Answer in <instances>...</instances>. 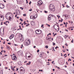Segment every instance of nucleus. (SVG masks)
Segmentation results:
<instances>
[{
  "label": "nucleus",
  "mask_w": 74,
  "mask_h": 74,
  "mask_svg": "<svg viewBox=\"0 0 74 74\" xmlns=\"http://www.w3.org/2000/svg\"><path fill=\"white\" fill-rule=\"evenodd\" d=\"M19 70L20 71V74H24L25 72V69L22 67H20L19 68Z\"/></svg>",
  "instance_id": "f257e3e1"
},
{
  "label": "nucleus",
  "mask_w": 74,
  "mask_h": 74,
  "mask_svg": "<svg viewBox=\"0 0 74 74\" xmlns=\"http://www.w3.org/2000/svg\"><path fill=\"white\" fill-rule=\"evenodd\" d=\"M49 9L50 11H52L55 10V6H53V4H51L49 5Z\"/></svg>",
  "instance_id": "f03ea898"
},
{
  "label": "nucleus",
  "mask_w": 74,
  "mask_h": 74,
  "mask_svg": "<svg viewBox=\"0 0 74 74\" xmlns=\"http://www.w3.org/2000/svg\"><path fill=\"white\" fill-rule=\"evenodd\" d=\"M54 28L56 30V31L58 32L59 30V26L56 25L53 26Z\"/></svg>",
  "instance_id": "7ed1b4c3"
},
{
  "label": "nucleus",
  "mask_w": 74,
  "mask_h": 74,
  "mask_svg": "<svg viewBox=\"0 0 74 74\" xmlns=\"http://www.w3.org/2000/svg\"><path fill=\"white\" fill-rule=\"evenodd\" d=\"M36 34H40L42 33V31L39 29L36 30L35 31Z\"/></svg>",
  "instance_id": "20e7f679"
},
{
  "label": "nucleus",
  "mask_w": 74,
  "mask_h": 74,
  "mask_svg": "<svg viewBox=\"0 0 74 74\" xmlns=\"http://www.w3.org/2000/svg\"><path fill=\"white\" fill-rule=\"evenodd\" d=\"M51 17H53V15H49L48 17V20L49 21H51Z\"/></svg>",
  "instance_id": "39448f33"
},
{
  "label": "nucleus",
  "mask_w": 74,
  "mask_h": 74,
  "mask_svg": "<svg viewBox=\"0 0 74 74\" xmlns=\"http://www.w3.org/2000/svg\"><path fill=\"white\" fill-rule=\"evenodd\" d=\"M30 43V42L29 41V40H28L25 43V45L26 46H28Z\"/></svg>",
  "instance_id": "423d86ee"
},
{
  "label": "nucleus",
  "mask_w": 74,
  "mask_h": 74,
  "mask_svg": "<svg viewBox=\"0 0 74 74\" xmlns=\"http://www.w3.org/2000/svg\"><path fill=\"white\" fill-rule=\"evenodd\" d=\"M12 60H16V59H17L16 57L15 56H12Z\"/></svg>",
  "instance_id": "0eeeda50"
},
{
  "label": "nucleus",
  "mask_w": 74,
  "mask_h": 74,
  "mask_svg": "<svg viewBox=\"0 0 74 74\" xmlns=\"http://www.w3.org/2000/svg\"><path fill=\"white\" fill-rule=\"evenodd\" d=\"M4 5H3V4L0 3V8L3 9V8H4Z\"/></svg>",
  "instance_id": "6e6552de"
},
{
  "label": "nucleus",
  "mask_w": 74,
  "mask_h": 74,
  "mask_svg": "<svg viewBox=\"0 0 74 74\" xmlns=\"http://www.w3.org/2000/svg\"><path fill=\"white\" fill-rule=\"evenodd\" d=\"M37 18V16L36 17L35 16H31L30 17V19H34L35 18Z\"/></svg>",
  "instance_id": "1a4fd4ad"
},
{
  "label": "nucleus",
  "mask_w": 74,
  "mask_h": 74,
  "mask_svg": "<svg viewBox=\"0 0 74 74\" xmlns=\"http://www.w3.org/2000/svg\"><path fill=\"white\" fill-rule=\"evenodd\" d=\"M42 4V3H41V2L39 1H38L37 3V5H38V6H40Z\"/></svg>",
  "instance_id": "9d476101"
},
{
  "label": "nucleus",
  "mask_w": 74,
  "mask_h": 74,
  "mask_svg": "<svg viewBox=\"0 0 74 74\" xmlns=\"http://www.w3.org/2000/svg\"><path fill=\"white\" fill-rule=\"evenodd\" d=\"M10 14H11V13H8L7 14H6L5 16H6V18H7V19L8 18V15H9Z\"/></svg>",
  "instance_id": "9b49d317"
},
{
  "label": "nucleus",
  "mask_w": 74,
  "mask_h": 74,
  "mask_svg": "<svg viewBox=\"0 0 74 74\" xmlns=\"http://www.w3.org/2000/svg\"><path fill=\"white\" fill-rule=\"evenodd\" d=\"M31 24L32 25V26H34L35 25V23L33 22V21H31Z\"/></svg>",
  "instance_id": "f8f14e48"
},
{
  "label": "nucleus",
  "mask_w": 74,
  "mask_h": 74,
  "mask_svg": "<svg viewBox=\"0 0 74 74\" xmlns=\"http://www.w3.org/2000/svg\"><path fill=\"white\" fill-rule=\"evenodd\" d=\"M14 36L13 34L11 35L10 37V40H11V39H12V38H14Z\"/></svg>",
  "instance_id": "ddd939ff"
},
{
  "label": "nucleus",
  "mask_w": 74,
  "mask_h": 74,
  "mask_svg": "<svg viewBox=\"0 0 74 74\" xmlns=\"http://www.w3.org/2000/svg\"><path fill=\"white\" fill-rule=\"evenodd\" d=\"M4 30H3V31L2 32V33H1V36H2V37H3V36H4Z\"/></svg>",
  "instance_id": "4468645a"
},
{
  "label": "nucleus",
  "mask_w": 74,
  "mask_h": 74,
  "mask_svg": "<svg viewBox=\"0 0 74 74\" xmlns=\"http://www.w3.org/2000/svg\"><path fill=\"white\" fill-rule=\"evenodd\" d=\"M23 36H22L21 37V38H20V41H23Z\"/></svg>",
  "instance_id": "2eb2a0df"
},
{
  "label": "nucleus",
  "mask_w": 74,
  "mask_h": 74,
  "mask_svg": "<svg viewBox=\"0 0 74 74\" xmlns=\"http://www.w3.org/2000/svg\"><path fill=\"white\" fill-rule=\"evenodd\" d=\"M20 12H19V10H18L16 11V14L17 15H19L20 14Z\"/></svg>",
  "instance_id": "dca6fc26"
},
{
  "label": "nucleus",
  "mask_w": 74,
  "mask_h": 74,
  "mask_svg": "<svg viewBox=\"0 0 74 74\" xmlns=\"http://www.w3.org/2000/svg\"><path fill=\"white\" fill-rule=\"evenodd\" d=\"M18 56H21L22 55V52L19 51L18 52Z\"/></svg>",
  "instance_id": "f3484780"
},
{
  "label": "nucleus",
  "mask_w": 74,
  "mask_h": 74,
  "mask_svg": "<svg viewBox=\"0 0 74 74\" xmlns=\"http://www.w3.org/2000/svg\"><path fill=\"white\" fill-rule=\"evenodd\" d=\"M46 39L47 40H48V41H51V38H48V37H46Z\"/></svg>",
  "instance_id": "a211bd4d"
},
{
  "label": "nucleus",
  "mask_w": 74,
  "mask_h": 74,
  "mask_svg": "<svg viewBox=\"0 0 74 74\" xmlns=\"http://www.w3.org/2000/svg\"><path fill=\"white\" fill-rule=\"evenodd\" d=\"M12 19V18L10 16H9V21H11Z\"/></svg>",
  "instance_id": "6ab92c4d"
},
{
  "label": "nucleus",
  "mask_w": 74,
  "mask_h": 74,
  "mask_svg": "<svg viewBox=\"0 0 74 74\" xmlns=\"http://www.w3.org/2000/svg\"><path fill=\"white\" fill-rule=\"evenodd\" d=\"M64 16L65 17H66V18L67 17V18H68V17L69 16V15H66V14L64 15Z\"/></svg>",
  "instance_id": "aec40b11"
},
{
  "label": "nucleus",
  "mask_w": 74,
  "mask_h": 74,
  "mask_svg": "<svg viewBox=\"0 0 74 74\" xmlns=\"http://www.w3.org/2000/svg\"><path fill=\"white\" fill-rule=\"evenodd\" d=\"M7 49H8V50H10V47L8 46L7 47Z\"/></svg>",
  "instance_id": "412c9836"
},
{
  "label": "nucleus",
  "mask_w": 74,
  "mask_h": 74,
  "mask_svg": "<svg viewBox=\"0 0 74 74\" xmlns=\"http://www.w3.org/2000/svg\"><path fill=\"white\" fill-rule=\"evenodd\" d=\"M51 49L52 51H55V49H54V48L53 47Z\"/></svg>",
  "instance_id": "4be33fe9"
},
{
  "label": "nucleus",
  "mask_w": 74,
  "mask_h": 74,
  "mask_svg": "<svg viewBox=\"0 0 74 74\" xmlns=\"http://www.w3.org/2000/svg\"><path fill=\"white\" fill-rule=\"evenodd\" d=\"M67 37H68V36L67 35H65V36H64L65 38H66Z\"/></svg>",
  "instance_id": "5701e85b"
},
{
  "label": "nucleus",
  "mask_w": 74,
  "mask_h": 74,
  "mask_svg": "<svg viewBox=\"0 0 74 74\" xmlns=\"http://www.w3.org/2000/svg\"><path fill=\"white\" fill-rule=\"evenodd\" d=\"M43 53H43L42 52H41L40 55H41V56L42 55H43Z\"/></svg>",
  "instance_id": "b1692460"
},
{
  "label": "nucleus",
  "mask_w": 74,
  "mask_h": 74,
  "mask_svg": "<svg viewBox=\"0 0 74 74\" xmlns=\"http://www.w3.org/2000/svg\"><path fill=\"white\" fill-rule=\"evenodd\" d=\"M23 24L25 25H27V23H26V21H24L23 23Z\"/></svg>",
  "instance_id": "393cba45"
},
{
  "label": "nucleus",
  "mask_w": 74,
  "mask_h": 74,
  "mask_svg": "<svg viewBox=\"0 0 74 74\" xmlns=\"http://www.w3.org/2000/svg\"><path fill=\"white\" fill-rule=\"evenodd\" d=\"M8 56V55H6L5 54H4V55L3 56H2V57H4V56Z\"/></svg>",
  "instance_id": "a878e982"
},
{
  "label": "nucleus",
  "mask_w": 74,
  "mask_h": 74,
  "mask_svg": "<svg viewBox=\"0 0 74 74\" xmlns=\"http://www.w3.org/2000/svg\"><path fill=\"white\" fill-rule=\"evenodd\" d=\"M43 26H44V25H42L41 26V27H42V28H44V27Z\"/></svg>",
  "instance_id": "bb28decb"
},
{
  "label": "nucleus",
  "mask_w": 74,
  "mask_h": 74,
  "mask_svg": "<svg viewBox=\"0 0 74 74\" xmlns=\"http://www.w3.org/2000/svg\"><path fill=\"white\" fill-rule=\"evenodd\" d=\"M45 47L46 48H47V49L48 48V46H45Z\"/></svg>",
  "instance_id": "cd10ccee"
},
{
  "label": "nucleus",
  "mask_w": 74,
  "mask_h": 74,
  "mask_svg": "<svg viewBox=\"0 0 74 74\" xmlns=\"http://www.w3.org/2000/svg\"><path fill=\"white\" fill-rule=\"evenodd\" d=\"M20 21H21V22H22V21H23V19H22V18H21L20 19Z\"/></svg>",
  "instance_id": "c85d7f7f"
},
{
  "label": "nucleus",
  "mask_w": 74,
  "mask_h": 74,
  "mask_svg": "<svg viewBox=\"0 0 74 74\" xmlns=\"http://www.w3.org/2000/svg\"><path fill=\"white\" fill-rule=\"evenodd\" d=\"M26 14H23V16H26Z\"/></svg>",
  "instance_id": "c756f323"
},
{
  "label": "nucleus",
  "mask_w": 74,
  "mask_h": 74,
  "mask_svg": "<svg viewBox=\"0 0 74 74\" xmlns=\"http://www.w3.org/2000/svg\"><path fill=\"white\" fill-rule=\"evenodd\" d=\"M20 8L22 10H23V8H22V7H20Z\"/></svg>",
  "instance_id": "7c9ffc66"
},
{
  "label": "nucleus",
  "mask_w": 74,
  "mask_h": 74,
  "mask_svg": "<svg viewBox=\"0 0 74 74\" xmlns=\"http://www.w3.org/2000/svg\"><path fill=\"white\" fill-rule=\"evenodd\" d=\"M28 63L29 64V65H30V64L31 63V62L29 61L28 62Z\"/></svg>",
  "instance_id": "2f4dec72"
},
{
  "label": "nucleus",
  "mask_w": 74,
  "mask_h": 74,
  "mask_svg": "<svg viewBox=\"0 0 74 74\" xmlns=\"http://www.w3.org/2000/svg\"><path fill=\"white\" fill-rule=\"evenodd\" d=\"M70 61H71V59H70V58H69V60H68V61H70Z\"/></svg>",
  "instance_id": "473e14b6"
},
{
  "label": "nucleus",
  "mask_w": 74,
  "mask_h": 74,
  "mask_svg": "<svg viewBox=\"0 0 74 74\" xmlns=\"http://www.w3.org/2000/svg\"><path fill=\"white\" fill-rule=\"evenodd\" d=\"M53 45H56V44L55 43H54V42H53Z\"/></svg>",
  "instance_id": "72a5a7b5"
},
{
  "label": "nucleus",
  "mask_w": 74,
  "mask_h": 74,
  "mask_svg": "<svg viewBox=\"0 0 74 74\" xmlns=\"http://www.w3.org/2000/svg\"><path fill=\"white\" fill-rule=\"evenodd\" d=\"M65 31H66V32H68V30H67V29H65Z\"/></svg>",
  "instance_id": "f704fd0d"
},
{
  "label": "nucleus",
  "mask_w": 74,
  "mask_h": 74,
  "mask_svg": "<svg viewBox=\"0 0 74 74\" xmlns=\"http://www.w3.org/2000/svg\"><path fill=\"white\" fill-rule=\"evenodd\" d=\"M46 25H48V26H49V27H50V25H49V24H46Z\"/></svg>",
  "instance_id": "c9c22d12"
},
{
  "label": "nucleus",
  "mask_w": 74,
  "mask_h": 74,
  "mask_svg": "<svg viewBox=\"0 0 74 74\" xmlns=\"http://www.w3.org/2000/svg\"><path fill=\"white\" fill-rule=\"evenodd\" d=\"M39 51H40V50H37V52L38 53L39 52Z\"/></svg>",
  "instance_id": "e433bc0d"
},
{
  "label": "nucleus",
  "mask_w": 74,
  "mask_h": 74,
  "mask_svg": "<svg viewBox=\"0 0 74 74\" xmlns=\"http://www.w3.org/2000/svg\"><path fill=\"white\" fill-rule=\"evenodd\" d=\"M8 44L9 45H11V43L10 42H9L8 43Z\"/></svg>",
  "instance_id": "4c0bfd02"
},
{
  "label": "nucleus",
  "mask_w": 74,
  "mask_h": 74,
  "mask_svg": "<svg viewBox=\"0 0 74 74\" xmlns=\"http://www.w3.org/2000/svg\"><path fill=\"white\" fill-rule=\"evenodd\" d=\"M57 48H59V47L57 46L55 47V49H57Z\"/></svg>",
  "instance_id": "58836bf2"
},
{
  "label": "nucleus",
  "mask_w": 74,
  "mask_h": 74,
  "mask_svg": "<svg viewBox=\"0 0 74 74\" xmlns=\"http://www.w3.org/2000/svg\"><path fill=\"white\" fill-rule=\"evenodd\" d=\"M39 71L42 72V70H39Z\"/></svg>",
  "instance_id": "ea45409f"
},
{
  "label": "nucleus",
  "mask_w": 74,
  "mask_h": 74,
  "mask_svg": "<svg viewBox=\"0 0 74 74\" xmlns=\"http://www.w3.org/2000/svg\"><path fill=\"white\" fill-rule=\"evenodd\" d=\"M45 13H47V12H47L46 11H45Z\"/></svg>",
  "instance_id": "a19ab883"
},
{
  "label": "nucleus",
  "mask_w": 74,
  "mask_h": 74,
  "mask_svg": "<svg viewBox=\"0 0 74 74\" xmlns=\"http://www.w3.org/2000/svg\"><path fill=\"white\" fill-rule=\"evenodd\" d=\"M28 58H31V56H28Z\"/></svg>",
  "instance_id": "79ce46f5"
},
{
  "label": "nucleus",
  "mask_w": 74,
  "mask_h": 74,
  "mask_svg": "<svg viewBox=\"0 0 74 74\" xmlns=\"http://www.w3.org/2000/svg\"><path fill=\"white\" fill-rule=\"evenodd\" d=\"M0 17L2 18H3V16H1V15L0 14Z\"/></svg>",
  "instance_id": "37998d69"
},
{
  "label": "nucleus",
  "mask_w": 74,
  "mask_h": 74,
  "mask_svg": "<svg viewBox=\"0 0 74 74\" xmlns=\"http://www.w3.org/2000/svg\"><path fill=\"white\" fill-rule=\"evenodd\" d=\"M65 45H66V47H67V45H67V44L66 43V44H65Z\"/></svg>",
  "instance_id": "c03bdc74"
},
{
  "label": "nucleus",
  "mask_w": 74,
  "mask_h": 74,
  "mask_svg": "<svg viewBox=\"0 0 74 74\" xmlns=\"http://www.w3.org/2000/svg\"><path fill=\"white\" fill-rule=\"evenodd\" d=\"M72 8L73 9H74V5L72 7Z\"/></svg>",
  "instance_id": "a18cd8bd"
},
{
  "label": "nucleus",
  "mask_w": 74,
  "mask_h": 74,
  "mask_svg": "<svg viewBox=\"0 0 74 74\" xmlns=\"http://www.w3.org/2000/svg\"><path fill=\"white\" fill-rule=\"evenodd\" d=\"M57 35V34L56 33L55 34H54L53 36H55L56 35Z\"/></svg>",
  "instance_id": "49530a36"
},
{
  "label": "nucleus",
  "mask_w": 74,
  "mask_h": 74,
  "mask_svg": "<svg viewBox=\"0 0 74 74\" xmlns=\"http://www.w3.org/2000/svg\"><path fill=\"white\" fill-rule=\"evenodd\" d=\"M71 42H72V43H73V40H72Z\"/></svg>",
  "instance_id": "de8ad7c7"
},
{
  "label": "nucleus",
  "mask_w": 74,
  "mask_h": 74,
  "mask_svg": "<svg viewBox=\"0 0 74 74\" xmlns=\"http://www.w3.org/2000/svg\"><path fill=\"white\" fill-rule=\"evenodd\" d=\"M14 46H18V45L15 44H14Z\"/></svg>",
  "instance_id": "09e8293b"
},
{
  "label": "nucleus",
  "mask_w": 74,
  "mask_h": 74,
  "mask_svg": "<svg viewBox=\"0 0 74 74\" xmlns=\"http://www.w3.org/2000/svg\"><path fill=\"white\" fill-rule=\"evenodd\" d=\"M5 41H4L3 42V44H5Z\"/></svg>",
  "instance_id": "8fccbe9b"
},
{
  "label": "nucleus",
  "mask_w": 74,
  "mask_h": 74,
  "mask_svg": "<svg viewBox=\"0 0 74 74\" xmlns=\"http://www.w3.org/2000/svg\"><path fill=\"white\" fill-rule=\"evenodd\" d=\"M26 65H29V63H27Z\"/></svg>",
  "instance_id": "3c124183"
},
{
  "label": "nucleus",
  "mask_w": 74,
  "mask_h": 74,
  "mask_svg": "<svg viewBox=\"0 0 74 74\" xmlns=\"http://www.w3.org/2000/svg\"><path fill=\"white\" fill-rule=\"evenodd\" d=\"M16 69L17 71H18V70H19V69H18V68H16Z\"/></svg>",
  "instance_id": "603ef678"
},
{
  "label": "nucleus",
  "mask_w": 74,
  "mask_h": 74,
  "mask_svg": "<svg viewBox=\"0 0 74 74\" xmlns=\"http://www.w3.org/2000/svg\"><path fill=\"white\" fill-rule=\"evenodd\" d=\"M70 28H74V27H70Z\"/></svg>",
  "instance_id": "864d4df0"
},
{
  "label": "nucleus",
  "mask_w": 74,
  "mask_h": 74,
  "mask_svg": "<svg viewBox=\"0 0 74 74\" xmlns=\"http://www.w3.org/2000/svg\"><path fill=\"white\" fill-rule=\"evenodd\" d=\"M5 25H6V26H8V24H7V23H5Z\"/></svg>",
  "instance_id": "5fc2aeb1"
},
{
  "label": "nucleus",
  "mask_w": 74,
  "mask_h": 74,
  "mask_svg": "<svg viewBox=\"0 0 74 74\" xmlns=\"http://www.w3.org/2000/svg\"><path fill=\"white\" fill-rule=\"evenodd\" d=\"M29 11H32V9L29 10Z\"/></svg>",
  "instance_id": "6e6d98bb"
},
{
  "label": "nucleus",
  "mask_w": 74,
  "mask_h": 74,
  "mask_svg": "<svg viewBox=\"0 0 74 74\" xmlns=\"http://www.w3.org/2000/svg\"><path fill=\"white\" fill-rule=\"evenodd\" d=\"M66 55H67V54H64V55H63V56H66Z\"/></svg>",
  "instance_id": "4d7b16f0"
},
{
  "label": "nucleus",
  "mask_w": 74,
  "mask_h": 74,
  "mask_svg": "<svg viewBox=\"0 0 74 74\" xmlns=\"http://www.w3.org/2000/svg\"><path fill=\"white\" fill-rule=\"evenodd\" d=\"M53 64V63H54V61H53L52 62H51Z\"/></svg>",
  "instance_id": "13d9d810"
},
{
  "label": "nucleus",
  "mask_w": 74,
  "mask_h": 74,
  "mask_svg": "<svg viewBox=\"0 0 74 74\" xmlns=\"http://www.w3.org/2000/svg\"><path fill=\"white\" fill-rule=\"evenodd\" d=\"M53 71H55V69H53Z\"/></svg>",
  "instance_id": "bf43d9fd"
},
{
  "label": "nucleus",
  "mask_w": 74,
  "mask_h": 74,
  "mask_svg": "<svg viewBox=\"0 0 74 74\" xmlns=\"http://www.w3.org/2000/svg\"><path fill=\"white\" fill-rule=\"evenodd\" d=\"M49 35H51V33H49Z\"/></svg>",
  "instance_id": "052dcab7"
},
{
  "label": "nucleus",
  "mask_w": 74,
  "mask_h": 74,
  "mask_svg": "<svg viewBox=\"0 0 74 74\" xmlns=\"http://www.w3.org/2000/svg\"><path fill=\"white\" fill-rule=\"evenodd\" d=\"M64 25H66V23H65V22H64Z\"/></svg>",
  "instance_id": "680f3d73"
},
{
  "label": "nucleus",
  "mask_w": 74,
  "mask_h": 74,
  "mask_svg": "<svg viewBox=\"0 0 74 74\" xmlns=\"http://www.w3.org/2000/svg\"><path fill=\"white\" fill-rule=\"evenodd\" d=\"M3 52H6V51L4 50Z\"/></svg>",
  "instance_id": "e2e57ef3"
},
{
  "label": "nucleus",
  "mask_w": 74,
  "mask_h": 74,
  "mask_svg": "<svg viewBox=\"0 0 74 74\" xmlns=\"http://www.w3.org/2000/svg\"><path fill=\"white\" fill-rule=\"evenodd\" d=\"M12 70H13V71H14V70H15V69H13Z\"/></svg>",
  "instance_id": "0e129e2a"
},
{
  "label": "nucleus",
  "mask_w": 74,
  "mask_h": 74,
  "mask_svg": "<svg viewBox=\"0 0 74 74\" xmlns=\"http://www.w3.org/2000/svg\"><path fill=\"white\" fill-rule=\"evenodd\" d=\"M36 46H34V48H36Z\"/></svg>",
  "instance_id": "69168bd1"
},
{
  "label": "nucleus",
  "mask_w": 74,
  "mask_h": 74,
  "mask_svg": "<svg viewBox=\"0 0 74 74\" xmlns=\"http://www.w3.org/2000/svg\"><path fill=\"white\" fill-rule=\"evenodd\" d=\"M73 66H74V63H73Z\"/></svg>",
  "instance_id": "338daca9"
},
{
  "label": "nucleus",
  "mask_w": 74,
  "mask_h": 74,
  "mask_svg": "<svg viewBox=\"0 0 74 74\" xmlns=\"http://www.w3.org/2000/svg\"><path fill=\"white\" fill-rule=\"evenodd\" d=\"M65 67L66 68V67H67V66L65 65Z\"/></svg>",
  "instance_id": "774afa93"
}]
</instances>
